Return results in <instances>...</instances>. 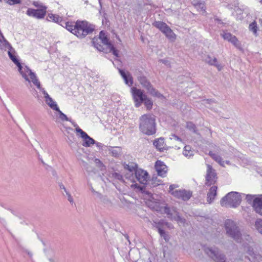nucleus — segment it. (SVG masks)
I'll return each mask as SVG.
<instances>
[{
  "instance_id": "obj_10",
  "label": "nucleus",
  "mask_w": 262,
  "mask_h": 262,
  "mask_svg": "<svg viewBox=\"0 0 262 262\" xmlns=\"http://www.w3.org/2000/svg\"><path fill=\"white\" fill-rule=\"evenodd\" d=\"M132 93L135 103V106L139 107L143 102L146 95L144 94L143 91L135 87L132 88Z\"/></svg>"
},
{
  "instance_id": "obj_22",
  "label": "nucleus",
  "mask_w": 262,
  "mask_h": 262,
  "mask_svg": "<svg viewBox=\"0 0 262 262\" xmlns=\"http://www.w3.org/2000/svg\"><path fill=\"white\" fill-rule=\"evenodd\" d=\"M163 33L170 41L174 42L176 40V35L169 26L165 30Z\"/></svg>"
},
{
  "instance_id": "obj_45",
  "label": "nucleus",
  "mask_w": 262,
  "mask_h": 262,
  "mask_svg": "<svg viewBox=\"0 0 262 262\" xmlns=\"http://www.w3.org/2000/svg\"><path fill=\"white\" fill-rule=\"evenodd\" d=\"M33 5L36 7H37L38 9H44V8H47V6L43 5L42 3L39 2H34Z\"/></svg>"
},
{
  "instance_id": "obj_29",
  "label": "nucleus",
  "mask_w": 262,
  "mask_h": 262,
  "mask_svg": "<svg viewBox=\"0 0 262 262\" xmlns=\"http://www.w3.org/2000/svg\"><path fill=\"white\" fill-rule=\"evenodd\" d=\"M242 242L240 243L242 244L245 247H246L249 245V244L252 242V237L249 235L245 234H242Z\"/></svg>"
},
{
  "instance_id": "obj_36",
  "label": "nucleus",
  "mask_w": 262,
  "mask_h": 262,
  "mask_svg": "<svg viewBox=\"0 0 262 262\" xmlns=\"http://www.w3.org/2000/svg\"><path fill=\"white\" fill-rule=\"evenodd\" d=\"M254 226L257 231L262 235V219H257L255 222Z\"/></svg>"
},
{
  "instance_id": "obj_25",
  "label": "nucleus",
  "mask_w": 262,
  "mask_h": 262,
  "mask_svg": "<svg viewBox=\"0 0 262 262\" xmlns=\"http://www.w3.org/2000/svg\"><path fill=\"white\" fill-rule=\"evenodd\" d=\"M208 155L221 166H224L225 162L223 160L222 157L217 154V153L213 152L212 151H209Z\"/></svg>"
},
{
  "instance_id": "obj_61",
  "label": "nucleus",
  "mask_w": 262,
  "mask_h": 262,
  "mask_svg": "<svg viewBox=\"0 0 262 262\" xmlns=\"http://www.w3.org/2000/svg\"><path fill=\"white\" fill-rule=\"evenodd\" d=\"M160 61L164 63V64H167L168 63V61L166 60H165V59H160Z\"/></svg>"
},
{
  "instance_id": "obj_55",
  "label": "nucleus",
  "mask_w": 262,
  "mask_h": 262,
  "mask_svg": "<svg viewBox=\"0 0 262 262\" xmlns=\"http://www.w3.org/2000/svg\"><path fill=\"white\" fill-rule=\"evenodd\" d=\"M72 124L74 125V126L77 127V128H76V131L77 133L81 134V132H83V130L78 126L77 124H75L74 122H72Z\"/></svg>"
},
{
  "instance_id": "obj_19",
  "label": "nucleus",
  "mask_w": 262,
  "mask_h": 262,
  "mask_svg": "<svg viewBox=\"0 0 262 262\" xmlns=\"http://www.w3.org/2000/svg\"><path fill=\"white\" fill-rule=\"evenodd\" d=\"M204 60L205 62L209 65L215 67L219 71H221L222 69V66L218 63L217 60L215 57H212L210 55H207L205 57Z\"/></svg>"
},
{
  "instance_id": "obj_11",
  "label": "nucleus",
  "mask_w": 262,
  "mask_h": 262,
  "mask_svg": "<svg viewBox=\"0 0 262 262\" xmlns=\"http://www.w3.org/2000/svg\"><path fill=\"white\" fill-rule=\"evenodd\" d=\"M47 8L44 9H34L32 8H28L26 14L31 17L40 19L43 18L47 13Z\"/></svg>"
},
{
  "instance_id": "obj_16",
  "label": "nucleus",
  "mask_w": 262,
  "mask_h": 262,
  "mask_svg": "<svg viewBox=\"0 0 262 262\" xmlns=\"http://www.w3.org/2000/svg\"><path fill=\"white\" fill-rule=\"evenodd\" d=\"M155 168L158 176L164 177L165 176L167 171V167L164 162L161 161H157L155 164Z\"/></svg>"
},
{
  "instance_id": "obj_9",
  "label": "nucleus",
  "mask_w": 262,
  "mask_h": 262,
  "mask_svg": "<svg viewBox=\"0 0 262 262\" xmlns=\"http://www.w3.org/2000/svg\"><path fill=\"white\" fill-rule=\"evenodd\" d=\"M205 177V185L210 186L214 185L217 181V177L215 170L213 169L212 166L208 164Z\"/></svg>"
},
{
  "instance_id": "obj_41",
  "label": "nucleus",
  "mask_w": 262,
  "mask_h": 262,
  "mask_svg": "<svg viewBox=\"0 0 262 262\" xmlns=\"http://www.w3.org/2000/svg\"><path fill=\"white\" fill-rule=\"evenodd\" d=\"M56 111L58 112L59 114V118L63 121H70L72 123V122L71 121V120L68 118V117L63 114L58 108V110H55Z\"/></svg>"
},
{
  "instance_id": "obj_3",
  "label": "nucleus",
  "mask_w": 262,
  "mask_h": 262,
  "mask_svg": "<svg viewBox=\"0 0 262 262\" xmlns=\"http://www.w3.org/2000/svg\"><path fill=\"white\" fill-rule=\"evenodd\" d=\"M240 193L236 191H231L222 198L220 204L222 207L230 208L237 207L241 202Z\"/></svg>"
},
{
  "instance_id": "obj_32",
  "label": "nucleus",
  "mask_w": 262,
  "mask_h": 262,
  "mask_svg": "<svg viewBox=\"0 0 262 262\" xmlns=\"http://www.w3.org/2000/svg\"><path fill=\"white\" fill-rule=\"evenodd\" d=\"M99 39L104 45L106 46L107 48L109 47V45L112 44L109 41V40L105 33L102 31H101L99 33Z\"/></svg>"
},
{
  "instance_id": "obj_44",
  "label": "nucleus",
  "mask_w": 262,
  "mask_h": 262,
  "mask_svg": "<svg viewBox=\"0 0 262 262\" xmlns=\"http://www.w3.org/2000/svg\"><path fill=\"white\" fill-rule=\"evenodd\" d=\"M222 36L223 37V38L225 40H228L230 42V41L231 39V38L233 37V35L231 34L230 33H224L223 34H221Z\"/></svg>"
},
{
  "instance_id": "obj_49",
  "label": "nucleus",
  "mask_w": 262,
  "mask_h": 262,
  "mask_svg": "<svg viewBox=\"0 0 262 262\" xmlns=\"http://www.w3.org/2000/svg\"><path fill=\"white\" fill-rule=\"evenodd\" d=\"M176 220L178 222L183 224H184L186 222V220L184 218L182 217L180 215H179V213L177 214Z\"/></svg>"
},
{
  "instance_id": "obj_54",
  "label": "nucleus",
  "mask_w": 262,
  "mask_h": 262,
  "mask_svg": "<svg viewBox=\"0 0 262 262\" xmlns=\"http://www.w3.org/2000/svg\"><path fill=\"white\" fill-rule=\"evenodd\" d=\"M66 193L67 195L68 196V201L71 203H73L74 201H73V199L72 196H71V195L70 194V193L68 191H66Z\"/></svg>"
},
{
  "instance_id": "obj_34",
  "label": "nucleus",
  "mask_w": 262,
  "mask_h": 262,
  "mask_svg": "<svg viewBox=\"0 0 262 262\" xmlns=\"http://www.w3.org/2000/svg\"><path fill=\"white\" fill-rule=\"evenodd\" d=\"M159 223L158 225L156 226V228H158V232L160 234V236L162 237L166 242H168L170 239L169 236L166 232L163 230L162 228L159 227Z\"/></svg>"
},
{
  "instance_id": "obj_58",
  "label": "nucleus",
  "mask_w": 262,
  "mask_h": 262,
  "mask_svg": "<svg viewBox=\"0 0 262 262\" xmlns=\"http://www.w3.org/2000/svg\"><path fill=\"white\" fill-rule=\"evenodd\" d=\"M204 101L206 103H215V100L214 99H206V100H205Z\"/></svg>"
},
{
  "instance_id": "obj_39",
  "label": "nucleus",
  "mask_w": 262,
  "mask_h": 262,
  "mask_svg": "<svg viewBox=\"0 0 262 262\" xmlns=\"http://www.w3.org/2000/svg\"><path fill=\"white\" fill-rule=\"evenodd\" d=\"M230 42H231L237 48H241V43L235 36H233Z\"/></svg>"
},
{
  "instance_id": "obj_60",
  "label": "nucleus",
  "mask_w": 262,
  "mask_h": 262,
  "mask_svg": "<svg viewBox=\"0 0 262 262\" xmlns=\"http://www.w3.org/2000/svg\"><path fill=\"white\" fill-rule=\"evenodd\" d=\"M59 187H60V189H63L64 191H65V192H66V191H67L66 188L64 187V186L62 183L59 184Z\"/></svg>"
},
{
  "instance_id": "obj_56",
  "label": "nucleus",
  "mask_w": 262,
  "mask_h": 262,
  "mask_svg": "<svg viewBox=\"0 0 262 262\" xmlns=\"http://www.w3.org/2000/svg\"><path fill=\"white\" fill-rule=\"evenodd\" d=\"M80 134V136L81 137L84 139H85L86 138V137L89 136L85 132H84V131H83L82 132H81Z\"/></svg>"
},
{
  "instance_id": "obj_64",
  "label": "nucleus",
  "mask_w": 262,
  "mask_h": 262,
  "mask_svg": "<svg viewBox=\"0 0 262 262\" xmlns=\"http://www.w3.org/2000/svg\"><path fill=\"white\" fill-rule=\"evenodd\" d=\"M259 23L260 24V25L262 26V19L260 18L259 19Z\"/></svg>"
},
{
  "instance_id": "obj_5",
  "label": "nucleus",
  "mask_w": 262,
  "mask_h": 262,
  "mask_svg": "<svg viewBox=\"0 0 262 262\" xmlns=\"http://www.w3.org/2000/svg\"><path fill=\"white\" fill-rule=\"evenodd\" d=\"M246 200L251 204L255 212L262 216V194H247Z\"/></svg>"
},
{
  "instance_id": "obj_42",
  "label": "nucleus",
  "mask_w": 262,
  "mask_h": 262,
  "mask_svg": "<svg viewBox=\"0 0 262 262\" xmlns=\"http://www.w3.org/2000/svg\"><path fill=\"white\" fill-rule=\"evenodd\" d=\"M187 127L190 130L197 134L196 127L193 123L189 122L187 123Z\"/></svg>"
},
{
  "instance_id": "obj_46",
  "label": "nucleus",
  "mask_w": 262,
  "mask_h": 262,
  "mask_svg": "<svg viewBox=\"0 0 262 262\" xmlns=\"http://www.w3.org/2000/svg\"><path fill=\"white\" fill-rule=\"evenodd\" d=\"M210 147L211 149H213V151L215 152V153H219L221 151V148L219 146H217L214 144H211L210 145Z\"/></svg>"
},
{
  "instance_id": "obj_17",
  "label": "nucleus",
  "mask_w": 262,
  "mask_h": 262,
  "mask_svg": "<svg viewBox=\"0 0 262 262\" xmlns=\"http://www.w3.org/2000/svg\"><path fill=\"white\" fill-rule=\"evenodd\" d=\"M42 93L44 95L45 101L47 104L53 110H58V106L53 99L49 96L48 93L42 89Z\"/></svg>"
},
{
  "instance_id": "obj_59",
  "label": "nucleus",
  "mask_w": 262,
  "mask_h": 262,
  "mask_svg": "<svg viewBox=\"0 0 262 262\" xmlns=\"http://www.w3.org/2000/svg\"><path fill=\"white\" fill-rule=\"evenodd\" d=\"M151 182V184L153 185L154 187L159 185L160 184V183H159L160 181H158V182L157 183H156L154 178L152 179Z\"/></svg>"
},
{
  "instance_id": "obj_24",
  "label": "nucleus",
  "mask_w": 262,
  "mask_h": 262,
  "mask_svg": "<svg viewBox=\"0 0 262 262\" xmlns=\"http://www.w3.org/2000/svg\"><path fill=\"white\" fill-rule=\"evenodd\" d=\"M154 145L160 151H163L164 149V140L163 138H159L153 142Z\"/></svg>"
},
{
  "instance_id": "obj_21",
  "label": "nucleus",
  "mask_w": 262,
  "mask_h": 262,
  "mask_svg": "<svg viewBox=\"0 0 262 262\" xmlns=\"http://www.w3.org/2000/svg\"><path fill=\"white\" fill-rule=\"evenodd\" d=\"M7 49L13 50L11 45L5 39L2 34L0 33V49L6 50Z\"/></svg>"
},
{
  "instance_id": "obj_37",
  "label": "nucleus",
  "mask_w": 262,
  "mask_h": 262,
  "mask_svg": "<svg viewBox=\"0 0 262 262\" xmlns=\"http://www.w3.org/2000/svg\"><path fill=\"white\" fill-rule=\"evenodd\" d=\"M143 102L148 110H150L152 108V105H153V102L151 100V99L147 97V96H146V98L145 99H144Z\"/></svg>"
},
{
  "instance_id": "obj_47",
  "label": "nucleus",
  "mask_w": 262,
  "mask_h": 262,
  "mask_svg": "<svg viewBox=\"0 0 262 262\" xmlns=\"http://www.w3.org/2000/svg\"><path fill=\"white\" fill-rule=\"evenodd\" d=\"M93 43H94V47L99 51H102V52H105L104 51V48L103 47V46L100 44H99L98 43H97L95 41H93Z\"/></svg>"
},
{
  "instance_id": "obj_15",
  "label": "nucleus",
  "mask_w": 262,
  "mask_h": 262,
  "mask_svg": "<svg viewBox=\"0 0 262 262\" xmlns=\"http://www.w3.org/2000/svg\"><path fill=\"white\" fill-rule=\"evenodd\" d=\"M148 173L146 171L141 169H138L136 170L135 176L138 181L143 184H146L148 178Z\"/></svg>"
},
{
  "instance_id": "obj_27",
  "label": "nucleus",
  "mask_w": 262,
  "mask_h": 262,
  "mask_svg": "<svg viewBox=\"0 0 262 262\" xmlns=\"http://www.w3.org/2000/svg\"><path fill=\"white\" fill-rule=\"evenodd\" d=\"M233 262H253L248 256L244 255L242 253H238L237 257L235 258Z\"/></svg>"
},
{
  "instance_id": "obj_1",
  "label": "nucleus",
  "mask_w": 262,
  "mask_h": 262,
  "mask_svg": "<svg viewBox=\"0 0 262 262\" xmlns=\"http://www.w3.org/2000/svg\"><path fill=\"white\" fill-rule=\"evenodd\" d=\"M139 128L143 134L150 136L156 133V116L152 114L142 115L139 119Z\"/></svg>"
},
{
  "instance_id": "obj_40",
  "label": "nucleus",
  "mask_w": 262,
  "mask_h": 262,
  "mask_svg": "<svg viewBox=\"0 0 262 262\" xmlns=\"http://www.w3.org/2000/svg\"><path fill=\"white\" fill-rule=\"evenodd\" d=\"M107 50H108V52H112L116 57H118L119 56V51L115 49L113 44L109 45Z\"/></svg>"
},
{
  "instance_id": "obj_52",
  "label": "nucleus",
  "mask_w": 262,
  "mask_h": 262,
  "mask_svg": "<svg viewBox=\"0 0 262 262\" xmlns=\"http://www.w3.org/2000/svg\"><path fill=\"white\" fill-rule=\"evenodd\" d=\"M177 187H178V185H176V184L170 185L169 186V193H170L172 194V192H174L175 191L174 189Z\"/></svg>"
},
{
  "instance_id": "obj_62",
  "label": "nucleus",
  "mask_w": 262,
  "mask_h": 262,
  "mask_svg": "<svg viewBox=\"0 0 262 262\" xmlns=\"http://www.w3.org/2000/svg\"><path fill=\"white\" fill-rule=\"evenodd\" d=\"M172 136L177 140H181V139L176 135H173Z\"/></svg>"
},
{
  "instance_id": "obj_57",
  "label": "nucleus",
  "mask_w": 262,
  "mask_h": 262,
  "mask_svg": "<svg viewBox=\"0 0 262 262\" xmlns=\"http://www.w3.org/2000/svg\"><path fill=\"white\" fill-rule=\"evenodd\" d=\"M80 134V136L81 137L84 139H85L86 138V137L89 136L85 132H84V131H83L82 132H81Z\"/></svg>"
},
{
  "instance_id": "obj_38",
  "label": "nucleus",
  "mask_w": 262,
  "mask_h": 262,
  "mask_svg": "<svg viewBox=\"0 0 262 262\" xmlns=\"http://www.w3.org/2000/svg\"><path fill=\"white\" fill-rule=\"evenodd\" d=\"M124 167L125 169H127L130 172H133L134 171H136V170L137 169V165L133 163L130 164H125L124 165Z\"/></svg>"
},
{
  "instance_id": "obj_30",
  "label": "nucleus",
  "mask_w": 262,
  "mask_h": 262,
  "mask_svg": "<svg viewBox=\"0 0 262 262\" xmlns=\"http://www.w3.org/2000/svg\"><path fill=\"white\" fill-rule=\"evenodd\" d=\"M192 4L198 9L205 12L206 7L204 1L201 0H193Z\"/></svg>"
},
{
  "instance_id": "obj_4",
  "label": "nucleus",
  "mask_w": 262,
  "mask_h": 262,
  "mask_svg": "<svg viewBox=\"0 0 262 262\" xmlns=\"http://www.w3.org/2000/svg\"><path fill=\"white\" fill-rule=\"evenodd\" d=\"M225 228L226 234L236 243L242 242V233L239 227L231 220H227L225 222Z\"/></svg>"
},
{
  "instance_id": "obj_23",
  "label": "nucleus",
  "mask_w": 262,
  "mask_h": 262,
  "mask_svg": "<svg viewBox=\"0 0 262 262\" xmlns=\"http://www.w3.org/2000/svg\"><path fill=\"white\" fill-rule=\"evenodd\" d=\"M47 19L48 21H52L53 22L60 24L61 26H63V24H62V22L63 21V19L62 17H60L58 15L49 14L47 17Z\"/></svg>"
},
{
  "instance_id": "obj_14",
  "label": "nucleus",
  "mask_w": 262,
  "mask_h": 262,
  "mask_svg": "<svg viewBox=\"0 0 262 262\" xmlns=\"http://www.w3.org/2000/svg\"><path fill=\"white\" fill-rule=\"evenodd\" d=\"M24 71L25 73L27 74V77H28V75H30V79H31L33 83L36 86V87L42 92V89L43 88L41 87V84L37 77L34 73L32 72L31 70H30L28 67H26L24 69Z\"/></svg>"
},
{
  "instance_id": "obj_2",
  "label": "nucleus",
  "mask_w": 262,
  "mask_h": 262,
  "mask_svg": "<svg viewBox=\"0 0 262 262\" xmlns=\"http://www.w3.org/2000/svg\"><path fill=\"white\" fill-rule=\"evenodd\" d=\"M75 26V35L80 38H83L86 35L92 33L95 29V25L86 20H77Z\"/></svg>"
},
{
  "instance_id": "obj_6",
  "label": "nucleus",
  "mask_w": 262,
  "mask_h": 262,
  "mask_svg": "<svg viewBox=\"0 0 262 262\" xmlns=\"http://www.w3.org/2000/svg\"><path fill=\"white\" fill-rule=\"evenodd\" d=\"M207 255L215 262H225L226 255L217 247H207L204 249Z\"/></svg>"
},
{
  "instance_id": "obj_7",
  "label": "nucleus",
  "mask_w": 262,
  "mask_h": 262,
  "mask_svg": "<svg viewBox=\"0 0 262 262\" xmlns=\"http://www.w3.org/2000/svg\"><path fill=\"white\" fill-rule=\"evenodd\" d=\"M138 80L142 86L145 88L150 94L158 98H161L163 97V95L152 86L150 81L145 76L141 75L139 76L138 77Z\"/></svg>"
},
{
  "instance_id": "obj_35",
  "label": "nucleus",
  "mask_w": 262,
  "mask_h": 262,
  "mask_svg": "<svg viewBox=\"0 0 262 262\" xmlns=\"http://www.w3.org/2000/svg\"><path fill=\"white\" fill-rule=\"evenodd\" d=\"M95 143V141L93 138L88 136L85 139H84L82 145L84 147H89L91 145L94 144Z\"/></svg>"
},
{
  "instance_id": "obj_63",
  "label": "nucleus",
  "mask_w": 262,
  "mask_h": 262,
  "mask_svg": "<svg viewBox=\"0 0 262 262\" xmlns=\"http://www.w3.org/2000/svg\"><path fill=\"white\" fill-rule=\"evenodd\" d=\"M91 191H92L93 192H94V193H97V192L95 191V190L93 189V187H92V188H91Z\"/></svg>"
},
{
  "instance_id": "obj_8",
  "label": "nucleus",
  "mask_w": 262,
  "mask_h": 262,
  "mask_svg": "<svg viewBox=\"0 0 262 262\" xmlns=\"http://www.w3.org/2000/svg\"><path fill=\"white\" fill-rule=\"evenodd\" d=\"M135 186L141 191L142 193L147 195V198H148V201H149L148 203L149 207L152 209L158 211L159 208L160 204L159 202L156 201V200L154 199L152 193L150 191L147 190L146 187L144 186H140L137 184H135Z\"/></svg>"
},
{
  "instance_id": "obj_33",
  "label": "nucleus",
  "mask_w": 262,
  "mask_h": 262,
  "mask_svg": "<svg viewBox=\"0 0 262 262\" xmlns=\"http://www.w3.org/2000/svg\"><path fill=\"white\" fill-rule=\"evenodd\" d=\"M249 30L253 33L255 36H258L257 31L258 30V27L257 23L255 21L252 22L249 26Z\"/></svg>"
},
{
  "instance_id": "obj_43",
  "label": "nucleus",
  "mask_w": 262,
  "mask_h": 262,
  "mask_svg": "<svg viewBox=\"0 0 262 262\" xmlns=\"http://www.w3.org/2000/svg\"><path fill=\"white\" fill-rule=\"evenodd\" d=\"M112 156L114 157H118L120 155V149L119 147L113 148L111 150Z\"/></svg>"
},
{
  "instance_id": "obj_51",
  "label": "nucleus",
  "mask_w": 262,
  "mask_h": 262,
  "mask_svg": "<svg viewBox=\"0 0 262 262\" xmlns=\"http://www.w3.org/2000/svg\"><path fill=\"white\" fill-rule=\"evenodd\" d=\"M164 212L167 214V215H172V213L171 212V210L169 207H168L167 205H166L164 208Z\"/></svg>"
},
{
  "instance_id": "obj_28",
  "label": "nucleus",
  "mask_w": 262,
  "mask_h": 262,
  "mask_svg": "<svg viewBox=\"0 0 262 262\" xmlns=\"http://www.w3.org/2000/svg\"><path fill=\"white\" fill-rule=\"evenodd\" d=\"M152 25L159 29L162 33L168 27L166 23L161 21H155L152 23Z\"/></svg>"
},
{
  "instance_id": "obj_26",
  "label": "nucleus",
  "mask_w": 262,
  "mask_h": 262,
  "mask_svg": "<svg viewBox=\"0 0 262 262\" xmlns=\"http://www.w3.org/2000/svg\"><path fill=\"white\" fill-rule=\"evenodd\" d=\"M63 27L65 25V28L70 32L75 35V31H76L75 22L67 21L66 22L64 20L62 22Z\"/></svg>"
},
{
  "instance_id": "obj_31",
  "label": "nucleus",
  "mask_w": 262,
  "mask_h": 262,
  "mask_svg": "<svg viewBox=\"0 0 262 262\" xmlns=\"http://www.w3.org/2000/svg\"><path fill=\"white\" fill-rule=\"evenodd\" d=\"M183 154L186 157L190 158L194 155V150H191V148L189 145H186L184 147Z\"/></svg>"
},
{
  "instance_id": "obj_48",
  "label": "nucleus",
  "mask_w": 262,
  "mask_h": 262,
  "mask_svg": "<svg viewBox=\"0 0 262 262\" xmlns=\"http://www.w3.org/2000/svg\"><path fill=\"white\" fill-rule=\"evenodd\" d=\"M247 252L249 255L252 256L253 258L254 257L255 254L253 251V249L251 247L247 246Z\"/></svg>"
},
{
  "instance_id": "obj_18",
  "label": "nucleus",
  "mask_w": 262,
  "mask_h": 262,
  "mask_svg": "<svg viewBox=\"0 0 262 262\" xmlns=\"http://www.w3.org/2000/svg\"><path fill=\"white\" fill-rule=\"evenodd\" d=\"M118 70L120 74L124 79L125 83L129 86L132 85L133 79L131 74L128 72L126 73L124 70L120 69H119Z\"/></svg>"
},
{
  "instance_id": "obj_53",
  "label": "nucleus",
  "mask_w": 262,
  "mask_h": 262,
  "mask_svg": "<svg viewBox=\"0 0 262 262\" xmlns=\"http://www.w3.org/2000/svg\"><path fill=\"white\" fill-rule=\"evenodd\" d=\"M114 177L117 179V180H119L120 181H123V177L121 174H119V173H114Z\"/></svg>"
},
{
  "instance_id": "obj_12",
  "label": "nucleus",
  "mask_w": 262,
  "mask_h": 262,
  "mask_svg": "<svg viewBox=\"0 0 262 262\" xmlns=\"http://www.w3.org/2000/svg\"><path fill=\"white\" fill-rule=\"evenodd\" d=\"M12 50H9L8 52L9 58L17 66L18 68V71L20 74L22 75L23 77L24 78L26 81H28L29 82H30V80L29 78H28L27 74L24 72V69L20 63L19 62V60L16 58V57L12 53ZM13 51L14 52V50L13 49Z\"/></svg>"
},
{
  "instance_id": "obj_13",
  "label": "nucleus",
  "mask_w": 262,
  "mask_h": 262,
  "mask_svg": "<svg viewBox=\"0 0 262 262\" xmlns=\"http://www.w3.org/2000/svg\"><path fill=\"white\" fill-rule=\"evenodd\" d=\"M192 192L185 189L175 190L172 192V195L179 199H182L184 201H188L192 196Z\"/></svg>"
},
{
  "instance_id": "obj_50",
  "label": "nucleus",
  "mask_w": 262,
  "mask_h": 262,
  "mask_svg": "<svg viewBox=\"0 0 262 262\" xmlns=\"http://www.w3.org/2000/svg\"><path fill=\"white\" fill-rule=\"evenodd\" d=\"M94 162L98 167L101 168L104 166L102 162L98 159L96 158L94 160Z\"/></svg>"
},
{
  "instance_id": "obj_20",
  "label": "nucleus",
  "mask_w": 262,
  "mask_h": 262,
  "mask_svg": "<svg viewBox=\"0 0 262 262\" xmlns=\"http://www.w3.org/2000/svg\"><path fill=\"white\" fill-rule=\"evenodd\" d=\"M217 187L215 185H213L209 189V191L207 193V201L208 204H211L214 201L215 196L217 194Z\"/></svg>"
}]
</instances>
